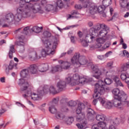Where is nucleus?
I'll list each match as a JSON object with an SVG mask.
<instances>
[{"label":"nucleus","instance_id":"nucleus-1","mask_svg":"<svg viewBox=\"0 0 129 129\" xmlns=\"http://www.w3.org/2000/svg\"><path fill=\"white\" fill-rule=\"evenodd\" d=\"M91 68L93 70V71L95 72V74L93 75V77L98 79V82L95 84V89L94 91V94L93 95V98H97L99 97L100 95L104 94V92H108L110 89L109 87L105 88V85H104V82L101 80V71L98 69V67L94 64H92Z\"/></svg>","mask_w":129,"mask_h":129},{"label":"nucleus","instance_id":"nucleus-2","mask_svg":"<svg viewBox=\"0 0 129 129\" xmlns=\"http://www.w3.org/2000/svg\"><path fill=\"white\" fill-rule=\"evenodd\" d=\"M18 84L20 86L21 91L25 93L22 95L23 97L24 98H27V97L30 96L32 100H39V99H41V96H43V95H44L39 94L38 90L37 94L35 93H32V91L29 88L30 87L29 83L24 79H19V83Z\"/></svg>","mask_w":129,"mask_h":129},{"label":"nucleus","instance_id":"nucleus-3","mask_svg":"<svg viewBox=\"0 0 129 129\" xmlns=\"http://www.w3.org/2000/svg\"><path fill=\"white\" fill-rule=\"evenodd\" d=\"M17 13L15 15V16L13 14V13H9L6 14L5 16V20L11 24V23H18L20 22L23 18H29L30 17V11H28L27 9L25 10V14L23 12V9L21 8H19L17 9Z\"/></svg>","mask_w":129,"mask_h":129},{"label":"nucleus","instance_id":"nucleus-4","mask_svg":"<svg viewBox=\"0 0 129 129\" xmlns=\"http://www.w3.org/2000/svg\"><path fill=\"white\" fill-rule=\"evenodd\" d=\"M29 3H32V0H23L20 2V7L22 9V12H23V14H26V10L27 12L28 13L29 11L30 13V17H31V15H32V11L33 13L36 14L37 13H39L40 14H43L44 13V11L42 10V8L38 6L37 7V5H33L32 3L29 4ZM26 4H28V5H26Z\"/></svg>","mask_w":129,"mask_h":129},{"label":"nucleus","instance_id":"nucleus-5","mask_svg":"<svg viewBox=\"0 0 129 129\" xmlns=\"http://www.w3.org/2000/svg\"><path fill=\"white\" fill-rule=\"evenodd\" d=\"M43 43L45 48L41 50V57L45 58L48 55H54L55 53V50L57 48V45H58V42L57 41H54L52 45L50 41L48 40H45Z\"/></svg>","mask_w":129,"mask_h":129},{"label":"nucleus","instance_id":"nucleus-6","mask_svg":"<svg viewBox=\"0 0 129 129\" xmlns=\"http://www.w3.org/2000/svg\"><path fill=\"white\" fill-rule=\"evenodd\" d=\"M71 61L74 65H79L78 67H80V65H86L88 63V60L86 59V57L80 56L79 52L75 53L74 56L71 58Z\"/></svg>","mask_w":129,"mask_h":129},{"label":"nucleus","instance_id":"nucleus-7","mask_svg":"<svg viewBox=\"0 0 129 129\" xmlns=\"http://www.w3.org/2000/svg\"><path fill=\"white\" fill-rule=\"evenodd\" d=\"M38 91L39 94L40 95H45V94H47L49 91L50 93H52V94H57V93H59L60 92L58 89L57 90H56V89H55L54 86H51L49 88V86H48V85H45L44 87H40L38 89Z\"/></svg>","mask_w":129,"mask_h":129},{"label":"nucleus","instance_id":"nucleus-8","mask_svg":"<svg viewBox=\"0 0 129 129\" xmlns=\"http://www.w3.org/2000/svg\"><path fill=\"white\" fill-rule=\"evenodd\" d=\"M112 93L114 95V98L125 101L127 99V95L123 91H121L118 88H115L112 91Z\"/></svg>","mask_w":129,"mask_h":129},{"label":"nucleus","instance_id":"nucleus-9","mask_svg":"<svg viewBox=\"0 0 129 129\" xmlns=\"http://www.w3.org/2000/svg\"><path fill=\"white\" fill-rule=\"evenodd\" d=\"M15 45L19 46V50L21 53H24L25 52V48L27 45V41H26L25 35H21L18 36V41L15 42Z\"/></svg>","mask_w":129,"mask_h":129},{"label":"nucleus","instance_id":"nucleus-10","mask_svg":"<svg viewBox=\"0 0 129 129\" xmlns=\"http://www.w3.org/2000/svg\"><path fill=\"white\" fill-rule=\"evenodd\" d=\"M112 103L114 106L117 107L119 109H122V108H123V105L129 106V101H126V100L123 101L121 100L114 98Z\"/></svg>","mask_w":129,"mask_h":129},{"label":"nucleus","instance_id":"nucleus-11","mask_svg":"<svg viewBox=\"0 0 129 129\" xmlns=\"http://www.w3.org/2000/svg\"><path fill=\"white\" fill-rule=\"evenodd\" d=\"M80 78V76H79V75H78V74H76L73 76V78H71L70 77L66 78V81L67 83H71L72 86H75V85H77L76 82H77V81H79Z\"/></svg>","mask_w":129,"mask_h":129},{"label":"nucleus","instance_id":"nucleus-12","mask_svg":"<svg viewBox=\"0 0 129 129\" xmlns=\"http://www.w3.org/2000/svg\"><path fill=\"white\" fill-rule=\"evenodd\" d=\"M55 117L57 118V119H60L61 120H64L65 118V115L61 113H57L55 114ZM68 120H66L67 123L68 124H71L73 121H74V118L73 117H70L67 118Z\"/></svg>","mask_w":129,"mask_h":129},{"label":"nucleus","instance_id":"nucleus-13","mask_svg":"<svg viewBox=\"0 0 129 129\" xmlns=\"http://www.w3.org/2000/svg\"><path fill=\"white\" fill-rule=\"evenodd\" d=\"M89 34H87L86 35V39H87V38H89L91 40L92 42L96 38V37H98V33H97V31L94 29H91L89 30Z\"/></svg>","mask_w":129,"mask_h":129},{"label":"nucleus","instance_id":"nucleus-14","mask_svg":"<svg viewBox=\"0 0 129 129\" xmlns=\"http://www.w3.org/2000/svg\"><path fill=\"white\" fill-rule=\"evenodd\" d=\"M41 58H42V55H38L37 52L35 51H32L28 54V58L31 61H35V60L41 59Z\"/></svg>","mask_w":129,"mask_h":129},{"label":"nucleus","instance_id":"nucleus-15","mask_svg":"<svg viewBox=\"0 0 129 129\" xmlns=\"http://www.w3.org/2000/svg\"><path fill=\"white\" fill-rule=\"evenodd\" d=\"M56 87L58 90V92H61V91H64L66 88V82L64 81L60 80L57 82L56 84Z\"/></svg>","mask_w":129,"mask_h":129},{"label":"nucleus","instance_id":"nucleus-16","mask_svg":"<svg viewBox=\"0 0 129 129\" xmlns=\"http://www.w3.org/2000/svg\"><path fill=\"white\" fill-rule=\"evenodd\" d=\"M58 63L61 64V67L62 70H63V69H64V70H68V69H70V67H71V63L68 61L60 60L58 61Z\"/></svg>","mask_w":129,"mask_h":129},{"label":"nucleus","instance_id":"nucleus-17","mask_svg":"<svg viewBox=\"0 0 129 129\" xmlns=\"http://www.w3.org/2000/svg\"><path fill=\"white\" fill-rule=\"evenodd\" d=\"M30 74H37L38 73V67L36 64H31L28 69Z\"/></svg>","mask_w":129,"mask_h":129},{"label":"nucleus","instance_id":"nucleus-18","mask_svg":"<svg viewBox=\"0 0 129 129\" xmlns=\"http://www.w3.org/2000/svg\"><path fill=\"white\" fill-rule=\"evenodd\" d=\"M106 126V123L103 121L98 122L92 126V129H103Z\"/></svg>","mask_w":129,"mask_h":129},{"label":"nucleus","instance_id":"nucleus-19","mask_svg":"<svg viewBox=\"0 0 129 129\" xmlns=\"http://www.w3.org/2000/svg\"><path fill=\"white\" fill-rule=\"evenodd\" d=\"M22 30V34H24V35H28L29 34V31H30V27L27 26L24 28L23 29L22 28H19L18 30H16L14 31L15 34H17V33H19L21 30Z\"/></svg>","mask_w":129,"mask_h":129},{"label":"nucleus","instance_id":"nucleus-20","mask_svg":"<svg viewBox=\"0 0 129 129\" xmlns=\"http://www.w3.org/2000/svg\"><path fill=\"white\" fill-rule=\"evenodd\" d=\"M113 80L115 82L114 85L115 86H116V87H117L118 86L123 87V84H122V83H121V81H120V80H119V78H118V77L115 76L113 78Z\"/></svg>","mask_w":129,"mask_h":129},{"label":"nucleus","instance_id":"nucleus-21","mask_svg":"<svg viewBox=\"0 0 129 129\" xmlns=\"http://www.w3.org/2000/svg\"><path fill=\"white\" fill-rule=\"evenodd\" d=\"M85 108V105L83 103H79L78 105V108L76 110V113L77 114H83L81 113L82 109Z\"/></svg>","mask_w":129,"mask_h":129},{"label":"nucleus","instance_id":"nucleus-22","mask_svg":"<svg viewBox=\"0 0 129 129\" xmlns=\"http://www.w3.org/2000/svg\"><path fill=\"white\" fill-rule=\"evenodd\" d=\"M97 10L96 6L94 5V4H92V5H90L89 13L91 15H95V14H96Z\"/></svg>","mask_w":129,"mask_h":129},{"label":"nucleus","instance_id":"nucleus-23","mask_svg":"<svg viewBox=\"0 0 129 129\" xmlns=\"http://www.w3.org/2000/svg\"><path fill=\"white\" fill-rule=\"evenodd\" d=\"M106 28H107V26L104 24H97L96 26H95L94 29L96 31H99L100 29H106Z\"/></svg>","mask_w":129,"mask_h":129},{"label":"nucleus","instance_id":"nucleus-24","mask_svg":"<svg viewBox=\"0 0 129 129\" xmlns=\"http://www.w3.org/2000/svg\"><path fill=\"white\" fill-rule=\"evenodd\" d=\"M62 71V68L60 65H57L52 68L51 70L52 73H55V72H61Z\"/></svg>","mask_w":129,"mask_h":129},{"label":"nucleus","instance_id":"nucleus-25","mask_svg":"<svg viewBox=\"0 0 129 129\" xmlns=\"http://www.w3.org/2000/svg\"><path fill=\"white\" fill-rule=\"evenodd\" d=\"M15 53V45H12L10 47V50L9 52V56L10 59H13V54Z\"/></svg>","mask_w":129,"mask_h":129},{"label":"nucleus","instance_id":"nucleus-26","mask_svg":"<svg viewBox=\"0 0 129 129\" xmlns=\"http://www.w3.org/2000/svg\"><path fill=\"white\" fill-rule=\"evenodd\" d=\"M96 119L100 122L104 121L105 120V115L103 114H98L96 116Z\"/></svg>","mask_w":129,"mask_h":129},{"label":"nucleus","instance_id":"nucleus-27","mask_svg":"<svg viewBox=\"0 0 129 129\" xmlns=\"http://www.w3.org/2000/svg\"><path fill=\"white\" fill-rule=\"evenodd\" d=\"M32 32L34 33H40L43 30V27H39V26H33L31 29Z\"/></svg>","mask_w":129,"mask_h":129},{"label":"nucleus","instance_id":"nucleus-28","mask_svg":"<svg viewBox=\"0 0 129 129\" xmlns=\"http://www.w3.org/2000/svg\"><path fill=\"white\" fill-rule=\"evenodd\" d=\"M40 72H45V71L49 69V66L47 63L43 64L40 66Z\"/></svg>","mask_w":129,"mask_h":129},{"label":"nucleus","instance_id":"nucleus-29","mask_svg":"<svg viewBox=\"0 0 129 129\" xmlns=\"http://www.w3.org/2000/svg\"><path fill=\"white\" fill-rule=\"evenodd\" d=\"M88 39H89V37H87V39L85 38V40L80 39V42L83 47H88V43H89Z\"/></svg>","mask_w":129,"mask_h":129},{"label":"nucleus","instance_id":"nucleus-30","mask_svg":"<svg viewBox=\"0 0 129 129\" xmlns=\"http://www.w3.org/2000/svg\"><path fill=\"white\" fill-rule=\"evenodd\" d=\"M86 82H87V79L84 77H80L79 81L76 82V84L77 85H78V84H85Z\"/></svg>","mask_w":129,"mask_h":129},{"label":"nucleus","instance_id":"nucleus-31","mask_svg":"<svg viewBox=\"0 0 129 129\" xmlns=\"http://www.w3.org/2000/svg\"><path fill=\"white\" fill-rule=\"evenodd\" d=\"M28 74H29V71L27 69L23 70L20 73V75L23 78H26L28 76Z\"/></svg>","mask_w":129,"mask_h":129},{"label":"nucleus","instance_id":"nucleus-32","mask_svg":"<svg viewBox=\"0 0 129 129\" xmlns=\"http://www.w3.org/2000/svg\"><path fill=\"white\" fill-rule=\"evenodd\" d=\"M106 35H107V31H106V28H104L101 30L98 33V37L101 36V37H105Z\"/></svg>","mask_w":129,"mask_h":129},{"label":"nucleus","instance_id":"nucleus-33","mask_svg":"<svg viewBox=\"0 0 129 129\" xmlns=\"http://www.w3.org/2000/svg\"><path fill=\"white\" fill-rule=\"evenodd\" d=\"M6 111H7V105L3 104L2 105L1 109L0 110V116H2V114H4Z\"/></svg>","mask_w":129,"mask_h":129},{"label":"nucleus","instance_id":"nucleus-34","mask_svg":"<svg viewBox=\"0 0 129 129\" xmlns=\"http://www.w3.org/2000/svg\"><path fill=\"white\" fill-rule=\"evenodd\" d=\"M96 12L97 13H103V11L104 10H105V7L103 5H101L97 7V6H96Z\"/></svg>","mask_w":129,"mask_h":129},{"label":"nucleus","instance_id":"nucleus-35","mask_svg":"<svg viewBox=\"0 0 129 129\" xmlns=\"http://www.w3.org/2000/svg\"><path fill=\"white\" fill-rule=\"evenodd\" d=\"M96 41L99 44L98 48H100V47H101V44H104V43H105V39L102 38H99L97 39Z\"/></svg>","mask_w":129,"mask_h":129},{"label":"nucleus","instance_id":"nucleus-36","mask_svg":"<svg viewBox=\"0 0 129 129\" xmlns=\"http://www.w3.org/2000/svg\"><path fill=\"white\" fill-rule=\"evenodd\" d=\"M120 6L121 8L124 9L126 7V5L127 4V0H120L119 1Z\"/></svg>","mask_w":129,"mask_h":129},{"label":"nucleus","instance_id":"nucleus-37","mask_svg":"<svg viewBox=\"0 0 129 129\" xmlns=\"http://www.w3.org/2000/svg\"><path fill=\"white\" fill-rule=\"evenodd\" d=\"M102 5L104 7H108L111 5V0H103Z\"/></svg>","mask_w":129,"mask_h":129},{"label":"nucleus","instance_id":"nucleus-38","mask_svg":"<svg viewBox=\"0 0 129 129\" xmlns=\"http://www.w3.org/2000/svg\"><path fill=\"white\" fill-rule=\"evenodd\" d=\"M49 110L51 113H56V112H57V109H56L55 106L53 105H50Z\"/></svg>","mask_w":129,"mask_h":129},{"label":"nucleus","instance_id":"nucleus-39","mask_svg":"<svg viewBox=\"0 0 129 129\" xmlns=\"http://www.w3.org/2000/svg\"><path fill=\"white\" fill-rule=\"evenodd\" d=\"M59 101V98H54L52 100V101L49 103V105H56L57 103H58V102Z\"/></svg>","mask_w":129,"mask_h":129},{"label":"nucleus","instance_id":"nucleus-40","mask_svg":"<svg viewBox=\"0 0 129 129\" xmlns=\"http://www.w3.org/2000/svg\"><path fill=\"white\" fill-rule=\"evenodd\" d=\"M64 2H68L69 0H63ZM56 5L59 9H62L63 6V2L61 0H57Z\"/></svg>","mask_w":129,"mask_h":129},{"label":"nucleus","instance_id":"nucleus-41","mask_svg":"<svg viewBox=\"0 0 129 129\" xmlns=\"http://www.w3.org/2000/svg\"><path fill=\"white\" fill-rule=\"evenodd\" d=\"M84 117H85V114H78L76 116V119L78 121L79 120H82Z\"/></svg>","mask_w":129,"mask_h":129},{"label":"nucleus","instance_id":"nucleus-42","mask_svg":"<svg viewBox=\"0 0 129 129\" xmlns=\"http://www.w3.org/2000/svg\"><path fill=\"white\" fill-rule=\"evenodd\" d=\"M42 36L43 38H50V37L51 36V34L49 32L46 31L43 32Z\"/></svg>","mask_w":129,"mask_h":129},{"label":"nucleus","instance_id":"nucleus-43","mask_svg":"<svg viewBox=\"0 0 129 129\" xmlns=\"http://www.w3.org/2000/svg\"><path fill=\"white\" fill-rule=\"evenodd\" d=\"M112 105H113L111 102H106L104 106H105V108L107 109H109L112 107Z\"/></svg>","mask_w":129,"mask_h":129},{"label":"nucleus","instance_id":"nucleus-44","mask_svg":"<svg viewBox=\"0 0 129 129\" xmlns=\"http://www.w3.org/2000/svg\"><path fill=\"white\" fill-rule=\"evenodd\" d=\"M14 66H15V63L14 62V60H11L10 62L9 66H8V68H6V70H12L13 68H14Z\"/></svg>","mask_w":129,"mask_h":129},{"label":"nucleus","instance_id":"nucleus-45","mask_svg":"<svg viewBox=\"0 0 129 129\" xmlns=\"http://www.w3.org/2000/svg\"><path fill=\"white\" fill-rule=\"evenodd\" d=\"M128 75L126 73H122L120 75V78L121 80H125Z\"/></svg>","mask_w":129,"mask_h":129},{"label":"nucleus","instance_id":"nucleus-46","mask_svg":"<svg viewBox=\"0 0 129 129\" xmlns=\"http://www.w3.org/2000/svg\"><path fill=\"white\" fill-rule=\"evenodd\" d=\"M104 83L107 85H110V84L112 83V80L109 78H106L104 80Z\"/></svg>","mask_w":129,"mask_h":129},{"label":"nucleus","instance_id":"nucleus-47","mask_svg":"<svg viewBox=\"0 0 129 129\" xmlns=\"http://www.w3.org/2000/svg\"><path fill=\"white\" fill-rule=\"evenodd\" d=\"M88 112L87 114V116L89 118H90L92 116V112H93V110L90 108H88Z\"/></svg>","mask_w":129,"mask_h":129},{"label":"nucleus","instance_id":"nucleus-48","mask_svg":"<svg viewBox=\"0 0 129 129\" xmlns=\"http://www.w3.org/2000/svg\"><path fill=\"white\" fill-rule=\"evenodd\" d=\"M53 8V5L48 4L46 5V6L45 7V10L46 12H50L51 10H52V8Z\"/></svg>","mask_w":129,"mask_h":129},{"label":"nucleus","instance_id":"nucleus-49","mask_svg":"<svg viewBox=\"0 0 129 129\" xmlns=\"http://www.w3.org/2000/svg\"><path fill=\"white\" fill-rule=\"evenodd\" d=\"M98 99H99L101 104H102V105L103 106H104L105 105V103H106V102L105 101V98H103L100 97V96H99Z\"/></svg>","mask_w":129,"mask_h":129},{"label":"nucleus","instance_id":"nucleus-50","mask_svg":"<svg viewBox=\"0 0 129 129\" xmlns=\"http://www.w3.org/2000/svg\"><path fill=\"white\" fill-rule=\"evenodd\" d=\"M86 1L87 0H80V2L83 3V8H87V7H88V5H89L88 2H86Z\"/></svg>","mask_w":129,"mask_h":129},{"label":"nucleus","instance_id":"nucleus-51","mask_svg":"<svg viewBox=\"0 0 129 129\" xmlns=\"http://www.w3.org/2000/svg\"><path fill=\"white\" fill-rule=\"evenodd\" d=\"M69 106H75L76 105V102L71 101L68 103Z\"/></svg>","mask_w":129,"mask_h":129},{"label":"nucleus","instance_id":"nucleus-52","mask_svg":"<svg viewBox=\"0 0 129 129\" xmlns=\"http://www.w3.org/2000/svg\"><path fill=\"white\" fill-rule=\"evenodd\" d=\"M123 54L124 56H125V57H127V58H129V53L128 51L126 50H124L123 51Z\"/></svg>","mask_w":129,"mask_h":129},{"label":"nucleus","instance_id":"nucleus-53","mask_svg":"<svg viewBox=\"0 0 129 129\" xmlns=\"http://www.w3.org/2000/svg\"><path fill=\"white\" fill-rule=\"evenodd\" d=\"M71 14L72 16H76V15H79V13L76 10H73L71 12Z\"/></svg>","mask_w":129,"mask_h":129},{"label":"nucleus","instance_id":"nucleus-54","mask_svg":"<svg viewBox=\"0 0 129 129\" xmlns=\"http://www.w3.org/2000/svg\"><path fill=\"white\" fill-rule=\"evenodd\" d=\"M82 6H81V5L80 4H76L75 6V9H76V10H81V9H82Z\"/></svg>","mask_w":129,"mask_h":129},{"label":"nucleus","instance_id":"nucleus-55","mask_svg":"<svg viewBox=\"0 0 129 129\" xmlns=\"http://www.w3.org/2000/svg\"><path fill=\"white\" fill-rule=\"evenodd\" d=\"M77 126L80 129H82L84 127V125L81 123H77L76 124Z\"/></svg>","mask_w":129,"mask_h":129},{"label":"nucleus","instance_id":"nucleus-56","mask_svg":"<svg viewBox=\"0 0 129 129\" xmlns=\"http://www.w3.org/2000/svg\"><path fill=\"white\" fill-rule=\"evenodd\" d=\"M8 124L9 122L6 123L5 124L4 123L0 124V128H5V127H6Z\"/></svg>","mask_w":129,"mask_h":129},{"label":"nucleus","instance_id":"nucleus-57","mask_svg":"<svg viewBox=\"0 0 129 129\" xmlns=\"http://www.w3.org/2000/svg\"><path fill=\"white\" fill-rule=\"evenodd\" d=\"M16 104L18 105V106H21L22 107H25V105L21 103L20 102H16Z\"/></svg>","mask_w":129,"mask_h":129},{"label":"nucleus","instance_id":"nucleus-58","mask_svg":"<svg viewBox=\"0 0 129 129\" xmlns=\"http://www.w3.org/2000/svg\"><path fill=\"white\" fill-rule=\"evenodd\" d=\"M78 35L80 38H82V36H83V33L81 31H79L78 32Z\"/></svg>","mask_w":129,"mask_h":129},{"label":"nucleus","instance_id":"nucleus-59","mask_svg":"<svg viewBox=\"0 0 129 129\" xmlns=\"http://www.w3.org/2000/svg\"><path fill=\"white\" fill-rule=\"evenodd\" d=\"M0 81H1V82H2V83H5V82H6V78L5 77L1 78Z\"/></svg>","mask_w":129,"mask_h":129},{"label":"nucleus","instance_id":"nucleus-60","mask_svg":"<svg viewBox=\"0 0 129 129\" xmlns=\"http://www.w3.org/2000/svg\"><path fill=\"white\" fill-rule=\"evenodd\" d=\"M113 65V62H108L107 63V67H112Z\"/></svg>","mask_w":129,"mask_h":129},{"label":"nucleus","instance_id":"nucleus-61","mask_svg":"<svg viewBox=\"0 0 129 129\" xmlns=\"http://www.w3.org/2000/svg\"><path fill=\"white\" fill-rule=\"evenodd\" d=\"M112 53V51H108L105 54V57H109V56Z\"/></svg>","mask_w":129,"mask_h":129},{"label":"nucleus","instance_id":"nucleus-62","mask_svg":"<svg viewBox=\"0 0 129 129\" xmlns=\"http://www.w3.org/2000/svg\"><path fill=\"white\" fill-rule=\"evenodd\" d=\"M125 82L126 83V84L129 85V76L128 75L127 77V78H126V79L125 80Z\"/></svg>","mask_w":129,"mask_h":129},{"label":"nucleus","instance_id":"nucleus-63","mask_svg":"<svg viewBox=\"0 0 129 129\" xmlns=\"http://www.w3.org/2000/svg\"><path fill=\"white\" fill-rule=\"evenodd\" d=\"M3 44H6V40H2L0 41V46H2Z\"/></svg>","mask_w":129,"mask_h":129},{"label":"nucleus","instance_id":"nucleus-64","mask_svg":"<svg viewBox=\"0 0 129 129\" xmlns=\"http://www.w3.org/2000/svg\"><path fill=\"white\" fill-rule=\"evenodd\" d=\"M109 129H116V127L113 125H110L109 127Z\"/></svg>","mask_w":129,"mask_h":129}]
</instances>
